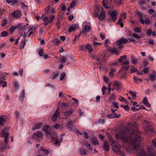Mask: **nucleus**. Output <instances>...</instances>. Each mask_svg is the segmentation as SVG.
I'll return each instance as SVG.
<instances>
[{"label": "nucleus", "mask_w": 156, "mask_h": 156, "mask_svg": "<svg viewBox=\"0 0 156 156\" xmlns=\"http://www.w3.org/2000/svg\"><path fill=\"white\" fill-rule=\"evenodd\" d=\"M138 130L136 128L135 131L130 134L127 127L124 128L115 135L117 139L121 140L125 143H130L134 150L139 149L141 142L140 136L138 135Z\"/></svg>", "instance_id": "obj_1"}, {"label": "nucleus", "mask_w": 156, "mask_h": 156, "mask_svg": "<svg viewBox=\"0 0 156 156\" xmlns=\"http://www.w3.org/2000/svg\"><path fill=\"white\" fill-rule=\"evenodd\" d=\"M128 42V40L125 39L123 37H122L121 39L115 42V43L119 50H122L124 47V44Z\"/></svg>", "instance_id": "obj_2"}, {"label": "nucleus", "mask_w": 156, "mask_h": 156, "mask_svg": "<svg viewBox=\"0 0 156 156\" xmlns=\"http://www.w3.org/2000/svg\"><path fill=\"white\" fill-rule=\"evenodd\" d=\"M143 126L144 129L146 132L147 133L150 131L153 132V129L151 128V123L147 120L144 121L143 123Z\"/></svg>", "instance_id": "obj_3"}, {"label": "nucleus", "mask_w": 156, "mask_h": 156, "mask_svg": "<svg viewBox=\"0 0 156 156\" xmlns=\"http://www.w3.org/2000/svg\"><path fill=\"white\" fill-rule=\"evenodd\" d=\"M9 134V133H6V135H5V139L4 141L5 144H2L0 146V149L1 150H5L7 147V145L8 144V138Z\"/></svg>", "instance_id": "obj_4"}, {"label": "nucleus", "mask_w": 156, "mask_h": 156, "mask_svg": "<svg viewBox=\"0 0 156 156\" xmlns=\"http://www.w3.org/2000/svg\"><path fill=\"white\" fill-rule=\"evenodd\" d=\"M55 17V16L53 15L50 16L48 18L47 16L44 17L43 20L44 21V24L47 25L48 23H51Z\"/></svg>", "instance_id": "obj_5"}, {"label": "nucleus", "mask_w": 156, "mask_h": 156, "mask_svg": "<svg viewBox=\"0 0 156 156\" xmlns=\"http://www.w3.org/2000/svg\"><path fill=\"white\" fill-rule=\"evenodd\" d=\"M43 134L41 132L38 131L33 134V138L36 141H40L42 139Z\"/></svg>", "instance_id": "obj_6"}, {"label": "nucleus", "mask_w": 156, "mask_h": 156, "mask_svg": "<svg viewBox=\"0 0 156 156\" xmlns=\"http://www.w3.org/2000/svg\"><path fill=\"white\" fill-rule=\"evenodd\" d=\"M118 12L115 10L114 11H111L108 13L110 17L111 18L113 21H115L117 19V15Z\"/></svg>", "instance_id": "obj_7"}, {"label": "nucleus", "mask_w": 156, "mask_h": 156, "mask_svg": "<svg viewBox=\"0 0 156 156\" xmlns=\"http://www.w3.org/2000/svg\"><path fill=\"white\" fill-rule=\"evenodd\" d=\"M153 146H147V149L148 151L149 156H156V153L154 149Z\"/></svg>", "instance_id": "obj_8"}, {"label": "nucleus", "mask_w": 156, "mask_h": 156, "mask_svg": "<svg viewBox=\"0 0 156 156\" xmlns=\"http://www.w3.org/2000/svg\"><path fill=\"white\" fill-rule=\"evenodd\" d=\"M111 110L112 112V113L108 115L107 116V117L111 119L119 118L120 117V114L117 115V114L115 113V110H114L112 109Z\"/></svg>", "instance_id": "obj_9"}, {"label": "nucleus", "mask_w": 156, "mask_h": 156, "mask_svg": "<svg viewBox=\"0 0 156 156\" xmlns=\"http://www.w3.org/2000/svg\"><path fill=\"white\" fill-rule=\"evenodd\" d=\"M11 15L13 17L18 19L21 17V12L20 11L17 10L13 11Z\"/></svg>", "instance_id": "obj_10"}, {"label": "nucleus", "mask_w": 156, "mask_h": 156, "mask_svg": "<svg viewBox=\"0 0 156 156\" xmlns=\"http://www.w3.org/2000/svg\"><path fill=\"white\" fill-rule=\"evenodd\" d=\"M60 109L59 108H57V110L56 111L52 118V120L53 121H55L57 118L60 115V113L59 112Z\"/></svg>", "instance_id": "obj_11"}, {"label": "nucleus", "mask_w": 156, "mask_h": 156, "mask_svg": "<svg viewBox=\"0 0 156 156\" xmlns=\"http://www.w3.org/2000/svg\"><path fill=\"white\" fill-rule=\"evenodd\" d=\"M74 112V110L73 109L71 108L66 110L64 112L63 114L66 117H69L72 115V114Z\"/></svg>", "instance_id": "obj_12"}, {"label": "nucleus", "mask_w": 156, "mask_h": 156, "mask_svg": "<svg viewBox=\"0 0 156 156\" xmlns=\"http://www.w3.org/2000/svg\"><path fill=\"white\" fill-rule=\"evenodd\" d=\"M108 50L112 54H115L116 55H118L119 53V52L118 51L117 49L114 47L112 48H109Z\"/></svg>", "instance_id": "obj_13"}, {"label": "nucleus", "mask_w": 156, "mask_h": 156, "mask_svg": "<svg viewBox=\"0 0 156 156\" xmlns=\"http://www.w3.org/2000/svg\"><path fill=\"white\" fill-rule=\"evenodd\" d=\"M41 148L40 151L41 152L42 155H44V156H47L49 153L48 150L45 149L42 147H41Z\"/></svg>", "instance_id": "obj_14"}, {"label": "nucleus", "mask_w": 156, "mask_h": 156, "mask_svg": "<svg viewBox=\"0 0 156 156\" xmlns=\"http://www.w3.org/2000/svg\"><path fill=\"white\" fill-rule=\"evenodd\" d=\"M78 27H79L76 24H73L69 27L68 31L69 32H71L75 31Z\"/></svg>", "instance_id": "obj_15"}, {"label": "nucleus", "mask_w": 156, "mask_h": 156, "mask_svg": "<svg viewBox=\"0 0 156 156\" xmlns=\"http://www.w3.org/2000/svg\"><path fill=\"white\" fill-rule=\"evenodd\" d=\"M43 130L47 134H51V129L48 126H44L43 128Z\"/></svg>", "instance_id": "obj_16"}, {"label": "nucleus", "mask_w": 156, "mask_h": 156, "mask_svg": "<svg viewBox=\"0 0 156 156\" xmlns=\"http://www.w3.org/2000/svg\"><path fill=\"white\" fill-rule=\"evenodd\" d=\"M105 16V13L103 9H102V11L100 13V15L98 17L99 19L101 21L103 20Z\"/></svg>", "instance_id": "obj_17"}, {"label": "nucleus", "mask_w": 156, "mask_h": 156, "mask_svg": "<svg viewBox=\"0 0 156 156\" xmlns=\"http://www.w3.org/2000/svg\"><path fill=\"white\" fill-rule=\"evenodd\" d=\"M43 125V123L41 122H38L35 124V126L34 127H32V130H34L36 129H38L41 128Z\"/></svg>", "instance_id": "obj_18"}, {"label": "nucleus", "mask_w": 156, "mask_h": 156, "mask_svg": "<svg viewBox=\"0 0 156 156\" xmlns=\"http://www.w3.org/2000/svg\"><path fill=\"white\" fill-rule=\"evenodd\" d=\"M121 85V83L120 82L116 81L115 83L113 84V86L115 87V89L117 90H119L120 88V86Z\"/></svg>", "instance_id": "obj_19"}, {"label": "nucleus", "mask_w": 156, "mask_h": 156, "mask_svg": "<svg viewBox=\"0 0 156 156\" xmlns=\"http://www.w3.org/2000/svg\"><path fill=\"white\" fill-rule=\"evenodd\" d=\"M130 60L133 64L136 65L138 63V59L133 56L130 57Z\"/></svg>", "instance_id": "obj_20"}, {"label": "nucleus", "mask_w": 156, "mask_h": 156, "mask_svg": "<svg viewBox=\"0 0 156 156\" xmlns=\"http://www.w3.org/2000/svg\"><path fill=\"white\" fill-rule=\"evenodd\" d=\"M149 77L152 82H154L156 79V72L154 71L152 74L149 75Z\"/></svg>", "instance_id": "obj_21"}, {"label": "nucleus", "mask_w": 156, "mask_h": 156, "mask_svg": "<svg viewBox=\"0 0 156 156\" xmlns=\"http://www.w3.org/2000/svg\"><path fill=\"white\" fill-rule=\"evenodd\" d=\"M129 66H123L122 67L120 70L119 71V73H121L123 71L127 72L129 69Z\"/></svg>", "instance_id": "obj_22"}, {"label": "nucleus", "mask_w": 156, "mask_h": 156, "mask_svg": "<svg viewBox=\"0 0 156 156\" xmlns=\"http://www.w3.org/2000/svg\"><path fill=\"white\" fill-rule=\"evenodd\" d=\"M88 50L89 53H91L93 51V48L92 46L89 44H87L85 47Z\"/></svg>", "instance_id": "obj_23"}, {"label": "nucleus", "mask_w": 156, "mask_h": 156, "mask_svg": "<svg viewBox=\"0 0 156 156\" xmlns=\"http://www.w3.org/2000/svg\"><path fill=\"white\" fill-rule=\"evenodd\" d=\"M104 149L106 151H108L109 149V146L108 143L107 141L104 142V145L103 146Z\"/></svg>", "instance_id": "obj_24"}, {"label": "nucleus", "mask_w": 156, "mask_h": 156, "mask_svg": "<svg viewBox=\"0 0 156 156\" xmlns=\"http://www.w3.org/2000/svg\"><path fill=\"white\" fill-rule=\"evenodd\" d=\"M25 90L23 89L22 90V92L21 94V96L19 97L20 100L23 101L24 98H25Z\"/></svg>", "instance_id": "obj_25"}, {"label": "nucleus", "mask_w": 156, "mask_h": 156, "mask_svg": "<svg viewBox=\"0 0 156 156\" xmlns=\"http://www.w3.org/2000/svg\"><path fill=\"white\" fill-rule=\"evenodd\" d=\"M138 155L139 156H148L143 149L140 150L138 153Z\"/></svg>", "instance_id": "obj_26"}, {"label": "nucleus", "mask_w": 156, "mask_h": 156, "mask_svg": "<svg viewBox=\"0 0 156 156\" xmlns=\"http://www.w3.org/2000/svg\"><path fill=\"white\" fill-rule=\"evenodd\" d=\"M143 102L144 105L146 106H148L149 107H151V105L149 103L147 98L146 97H145L143 100Z\"/></svg>", "instance_id": "obj_27"}, {"label": "nucleus", "mask_w": 156, "mask_h": 156, "mask_svg": "<svg viewBox=\"0 0 156 156\" xmlns=\"http://www.w3.org/2000/svg\"><path fill=\"white\" fill-rule=\"evenodd\" d=\"M92 142L94 145H98L99 144V142L96 137H93Z\"/></svg>", "instance_id": "obj_28"}, {"label": "nucleus", "mask_w": 156, "mask_h": 156, "mask_svg": "<svg viewBox=\"0 0 156 156\" xmlns=\"http://www.w3.org/2000/svg\"><path fill=\"white\" fill-rule=\"evenodd\" d=\"M79 153L81 155H86L87 154V152L86 150L83 148H80L79 150Z\"/></svg>", "instance_id": "obj_29"}, {"label": "nucleus", "mask_w": 156, "mask_h": 156, "mask_svg": "<svg viewBox=\"0 0 156 156\" xmlns=\"http://www.w3.org/2000/svg\"><path fill=\"white\" fill-rule=\"evenodd\" d=\"M22 24L21 23H18L16 27L15 26H12L10 28V29L11 30V31H12L14 30L16 28L20 27L21 25H22Z\"/></svg>", "instance_id": "obj_30"}, {"label": "nucleus", "mask_w": 156, "mask_h": 156, "mask_svg": "<svg viewBox=\"0 0 156 156\" xmlns=\"http://www.w3.org/2000/svg\"><path fill=\"white\" fill-rule=\"evenodd\" d=\"M6 121V119L4 118L3 116L0 117V125L3 126V123Z\"/></svg>", "instance_id": "obj_31"}, {"label": "nucleus", "mask_w": 156, "mask_h": 156, "mask_svg": "<svg viewBox=\"0 0 156 156\" xmlns=\"http://www.w3.org/2000/svg\"><path fill=\"white\" fill-rule=\"evenodd\" d=\"M119 78L121 79H124L126 80V73H125L122 74V75L119 76Z\"/></svg>", "instance_id": "obj_32"}, {"label": "nucleus", "mask_w": 156, "mask_h": 156, "mask_svg": "<svg viewBox=\"0 0 156 156\" xmlns=\"http://www.w3.org/2000/svg\"><path fill=\"white\" fill-rule=\"evenodd\" d=\"M12 5L14 6H16L19 5L18 0H13L11 2Z\"/></svg>", "instance_id": "obj_33"}, {"label": "nucleus", "mask_w": 156, "mask_h": 156, "mask_svg": "<svg viewBox=\"0 0 156 156\" xmlns=\"http://www.w3.org/2000/svg\"><path fill=\"white\" fill-rule=\"evenodd\" d=\"M90 30V27L88 25H86L84 27L83 30H84L86 33V32H89Z\"/></svg>", "instance_id": "obj_34"}, {"label": "nucleus", "mask_w": 156, "mask_h": 156, "mask_svg": "<svg viewBox=\"0 0 156 156\" xmlns=\"http://www.w3.org/2000/svg\"><path fill=\"white\" fill-rule=\"evenodd\" d=\"M133 79L135 82L136 83H139V82H141L142 81V80L140 79L137 78L136 77L134 76L133 77Z\"/></svg>", "instance_id": "obj_35"}, {"label": "nucleus", "mask_w": 156, "mask_h": 156, "mask_svg": "<svg viewBox=\"0 0 156 156\" xmlns=\"http://www.w3.org/2000/svg\"><path fill=\"white\" fill-rule=\"evenodd\" d=\"M51 7L50 6L48 5L47 6V8H45V13L46 15L49 14L50 12V9Z\"/></svg>", "instance_id": "obj_36"}, {"label": "nucleus", "mask_w": 156, "mask_h": 156, "mask_svg": "<svg viewBox=\"0 0 156 156\" xmlns=\"http://www.w3.org/2000/svg\"><path fill=\"white\" fill-rule=\"evenodd\" d=\"M116 98V96L114 94H112L109 97V99L110 101H114Z\"/></svg>", "instance_id": "obj_37"}, {"label": "nucleus", "mask_w": 156, "mask_h": 156, "mask_svg": "<svg viewBox=\"0 0 156 156\" xmlns=\"http://www.w3.org/2000/svg\"><path fill=\"white\" fill-rule=\"evenodd\" d=\"M59 73L58 72H54L53 74L54 75H53L52 79L54 80V79L57 78Z\"/></svg>", "instance_id": "obj_38"}, {"label": "nucleus", "mask_w": 156, "mask_h": 156, "mask_svg": "<svg viewBox=\"0 0 156 156\" xmlns=\"http://www.w3.org/2000/svg\"><path fill=\"white\" fill-rule=\"evenodd\" d=\"M122 18H120L119 19L117 24L120 25L121 27H123V24L122 23Z\"/></svg>", "instance_id": "obj_39"}, {"label": "nucleus", "mask_w": 156, "mask_h": 156, "mask_svg": "<svg viewBox=\"0 0 156 156\" xmlns=\"http://www.w3.org/2000/svg\"><path fill=\"white\" fill-rule=\"evenodd\" d=\"M19 31H22V30H25L26 29V25H21V26L20 27H19Z\"/></svg>", "instance_id": "obj_40"}, {"label": "nucleus", "mask_w": 156, "mask_h": 156, "mask_svg": "<svg viewBox=\"0 0 156 156\" xmlns=\"http://www.w3.org/2000/svg\"><path fill=\"white\" fill-rule=\"evenodd\" d=\"M72 121H69L68 122V124L67 125L68 128L70 130H72Z\"/></svg>", "instance_id": "obj_41"}, {"label": "nucleus", "mask_w": 156, "mask_h": 156, "mask_svg": "<svg viewBox=\"0 0 156 156\" xmlns=\"http://www.w3.org/2000/svg\"><path fill=\"white\" fill-rule=\"evenodd\" d=\"M132 67L133 68L131 69L130 70V71L131 72V73L136 72L138 71L137 69L135 68L134 66H132Z\"/></svg>", "instance_id": "obj_42"}, {"label": "nucleus", "mask_w": 156, "mask_h": 156, "mask_svg": "<svg viewBox=\"0 0 156 156\" xmlns=\"http://www.w3.org/2000/svg\"><path fill=\"white\" fill-rule=\"evenodd\" d=\"M1 35L2 37H5L8 36V34L7 32L3 31L1 33Z\"/></svg>", "instance_id": "obj_43"}, {"label": "nucleus", "mask_w": 156, "mask_h": 156, "mask_svg": "<svg viewBox=\"0 0 156 156\" xmlns=\"http://www.w3.org/2000/svg\"><path fill=\"white\" fill-rule=\"evenodd\" d=\"M44 50L43 48L41 49L39 51V54L40 56H44Z\"/></svg>", "instance_id": "obj_44"}, {"label": "nucleus", "mask_w": 156, "mask_h": 156, "mask_svg": "<svg viewBox=\"0 0 156 156\" xmlns=\"http://www.w3.org/2000/svg\"><path fill=\"white\" fill-rule=\"evenodd\" d=\"M134 30L135 32L138 33H140L141 32L140 28L138 27H135L134 29Z\"/></svg>", "instance_id": "obj_45"}, {"label": "nucleus", "mask_w": 156, "mask_h": 156, "mask_svg": "<svg viewBox=\"0 0 156 156\" xmlns=\"http://www.w3.org/2000/svg\"><path fill=\"white\" fill-rule=\"evenodd\" d=\"M53 41V42L55 43V44L56 45L59 44L60 43V41L58 39H56Z\"/></svg>", "instance_id": "obj_46"}, {"label": "nucleus", "mask_w": 156, "mask_h": 156, "mask_svg": "<svg viewBox=\"0 0 156 156\" xmlns=\"http://www.w3.org/2000/svg\"><path fill=\"white\" fill-rule=\"evenodd\" d=\"M65 75H66V74H65V72L62 73L60 75V80H62L64 79V77H65Z\"/></svg>", "instance_id": "obj_47"}, {"label": "nucleus", "mask_w": 156, "mask_h": 156, "mask_svg": "<svg viewBox=\"0 0 156 156\" xmlns=\"http://www.w3.org/2000/svg\"><path fill=\"white\" fill-rule=\"evenodd\" d=\"M149 67H147L144 69L143 72L145 74H148L149 73Z\"/></svg>", "instance_id": "obj_48"}, {"label": "nucleus", "mask_w": 156, "mask_h": 156, "mask_svg": "<svg viewBox=\"0 0 156 156\" xmlns=\"http://www.w3.org/2000/svg\"><path fill=\"white\" fill-rule=\"evenodd\" d=\"M107 89V87L105 86H103L102 88V94L103 95H105L106 93V90Z\"/></svg>", "instance_id": "obj_49"}, {"label": "nucleus", "mask_w": 156, "mask_h": 156, "mask_svg": "<svg viewBox=\"0 0 156 156\" xmlns=\"http://www.w3.org/2000/svg\"><path fill=\"white\" fill-rule=\"evenodd\" d=\"M119 100L121 101H123L127 103V100L122 97L120 96L119 98Z\"/></svg>", "instance_id": "obj_50"}, {"label": "nucleus", "mask_w": 156, "mask_h": 156, "mask_svg": "<svg viewBox=\"0 0 156 156\" xmlns=\"http://www.w3.org/2000/svg\"><path fill=\"white\" fill-rule=\"evenodd\" d=\"M61 61L62 62H66V60L65 57L64 56H62L61 58Z\"/></svg>", "instance_id": "obj_51"}, {"label": "nucleus", "mask_w": 156, "mask_h": 156, "mask_svg": "<svg viewBox=\"0 0 156 156\" xmlns=\"http://www.w3.org/2000/svg\"><path fill=\"white\" fill-rule=\"evenodd\" d=\"M143 63L144 67L147 66L148 64V61L146 60H144L143 62Z\"/></svg>", "instance_id": "obj_52"}, {"label": "nucleus", "mask_w": 156, "mask_h": 156, "mask_svg": "<svg viewBox=\"0 0 156 156\" xmlns=\"http://www.w3.org/2000/svg\"><path fill=\"white\" fill-rule=\"evenodd\" d=\"M57 21L56 23V26H57V28L58 29H59L60 28V22L59 20L58 19H57Z\"/></svg>", "instance_id": "obj_53"}, {"label": "nucleus", "mask_w": 156, "mask_h": 156, "mask_svg": "<svg viewBox=\"0 0 156 156\" xmlns=\"http://www.w3.org/2000/svg\"><path fill=\"white\" fill-rule=\"evenodd\" d=\"M93 45L94 47H96L98 45H101V43H99L97 42H95L94 41H93Z\"/></svg>", "instance_id": "obj_54"}, {"label": "nucleus", "mask_w": 156, "mask_h": 156, "mask_svg": "<svg viewBox=\"0 0 156 156\" xmlns=\"http://www.w3.org/2000/svg\"><path fill=\"white\" fill-rule=\"evenodd\" d=\"M26 40L25 39H24L23 42V46H21L20 47V48L21 49H22L24 48L26 44Z\"/></svg>", "instance_id": "obj_55"}, {"label": "nucleus", "mask_w": 156, "mask_h": 156, "mask_svg": "<svg viewBox=\"0 0 156 156\" xmlns=\"http://www.w3.org/2000/svg\"><path fill=\"white\" fill-rule=\"evenodd\" d=\"M129 62L128 60H126V61L123 62H122V65H128L129 64Z\"/></svg>", "instance_id": "obj_56"}, {"label": "nucleus", "mask_w": 156, "mask_h": 156, "mask_svg": "<svg viewBox=\"0 0 156 156\" xmlns=\"http://www.w3.org/2000/svg\"><path fill=\"white\" fill-rule=\"evenodd\" d=\"M85 146L86 147H89V148L90 150H92L90 147L91 145L89 143H88V142H87L85 144Z\"/></svg>", "instance_id": "obj_57"}, {"label": "nucleus", "mask_w": 156, "mask_h": 156, "mask_svg": "<svg viewBox=\"0 0 156 156\" xmlns=\"http://www.w3.org/2000/svg\"><path fill=\"white\" fill-rule=\"evenodd\" d=\"M115 148H119V145L118 144H115L114 143H113V144L112 145Z\"/></svg>", "instance_id": "obj_58"}, {"label": "nucleus", "mask_w": 156, "mask_h": 156, "mask_svg": "<svg viewBox=\"0 0 156 156\" xmlns=\"http://www.w3.org/2000/svg\"><path fill=\"white\" fill-rule=\"evenodd\" d=\"M7 20H4L3 23L1 25L2 27H4L7 24Z\"/></svg>", "instance_id": "obj_59"}, {"label": "nucleus", "mask_w": 156, "mask_h": 156, "mask_svg": "<svg viewBox=\"0 0 156 156\" xmlns=\"http://www.w3.org/2000/svg\"><path fill=\"white\" fill-rule=\"evenodd\" d=\"M7 132H5V129H2L1 132V134H2V137H3L4 135H6V133Z\"/></svg>", "instance_id": "obj_60"}, {"label": "nucleus", "mask_w": 156, "mask_h": 156, "mask_svg": "<svg viewBox=\"0 0 156 156\" xmlns=\"http://www.w3.org/2000/svg\"><path fill=\"white\" fill-rule=\"evenodd\" d=\"M131 96L133 99L136 98V92H134Z\"/></svg>", "instance_id": "obj_61"}, {"label": "nucleus", "mask_w": 156, "mask_h": 156, "mask_svg": "<svg viewBox=\"0 0 156 156\" xmlns=\"http://www.w3.org/2000/svg\"><path fill=\"white\" fill-rule=\"evenodd\" d=\"M103 79H104V81L105 83H107L108 82V77H107L106 76H104L103 77Z\"/></svg>", "instance_id": "obj_62"}, {"label": "nucleus", "mask_w": 156, "mask_h": 156, "mask_svg": "<svg viewBox=\"0 0 156 156\" xmlns=\"http://www.w3.org/2000/svg\"><path fill=\"white\" fill-rule=\"evenodd\" d=\"M84 137L86 139H88L89 138V136L87 133L85 132H84Z\"/></svg>", "instance_id": "obj_63"}, {"label": "nucleus", "mask_w": 156, "mask_h": 156, "mask_svg": "<svg viewBox=\"0 0 156 156\" xmlns=\"http://www.w3.org/2000/svg\"><path fill=\"white\" fill-rule=\"evenodd\" d=\"M74 18V16L73 15H70L68 17L69 20L70 21H72Z\"/></svg>", "instance_id": "obj_64"}]
</instances>
